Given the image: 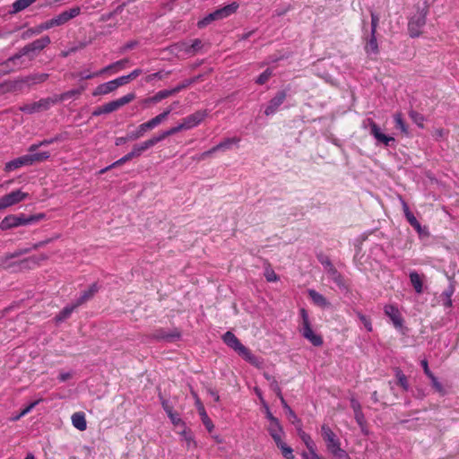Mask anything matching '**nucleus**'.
<instances>
[{"label": "nucleus", "mask_w": 459, "mask_h": 459, "mask_svg": "<svg viewBox=\"0 0 459 459\" xmlns=\"http://www.w3.org/2000/svg\"><path fill=\"white\" fill-rule=\"evenodd\" d=\"M301 456H302V459H322L321 456L316 452H313L311 454H307V452H302Z\"/></svg>", "instance_id": "338daca9"}, {"label": "nucleus", "mask_w": 459, "mask_h": 459, "mask_svg": "<svg viewBox=\"0 0 459 459\" xmlns=\"http://www.w3.org/2000/svg\"><path fill=\"white\" fill-rule=\"evenodd\" d=\"M35 84L44 82L48 80V74L44 73L32 74Z\"/></svg>", "instance_id": "680f3d73"}, {"label": "nucleus", "mask_w": 459, "mask_h": 459, "mask_svg": "<svg viewBox=\"0 0 459 459\" xmlns=\"http://www.w3.org/2000/svg\"><path fill=\"white\" fill-rule=\"evenodd\" d=\"M78 306L76 305V303H74L72 305H68L66 307H65L56 316H55V321L56 324H59L63 321H65V319L69 318L70 316L72 315V313L74 312V310L75 308H77Z\"/></svg>", "instance_id": "cd10ccee"}, {"label": "nucleus", "mask_w": 459, "mask_h": 459, "mask_svg": "<svg viewBox=\"0 0 459 459\" xmlns=\"http://www.w3.org/2000/svg\"><path fill=\"white\" fill-rule=\"evenodd\" d=\"M128 62H129L128 58H124V59L118 60V61L112 63V64L105 66L104 68H102V72H104V74H105L113 69H116V70L124 69Z\"/></svg>", "instance_id": "37998d69"}, {"label": "nucleus", "mask_w": 459, "mask_h": 459, "mask_svg": "<svg viewBox=\"0 0 459 459\" xmlns=\"http://www.w3.org/2000/svg\"><path fill=\"white\" fill-rule=\"evenodd\" d=\"M41 400H37V401H34L32 402L31 403H30L28 406H26L23 410H22V411L19 413V415H17L14 420H19L21 419L22 417L25 416L26 414H28L29 412L31 411V410L37 405L39 403Z\"/></svg>", "instance_id": "603ef678"}, {"label": "nucleus", "mask_w": 459, "mask_h": 459, "mask_svg": "<svg viewBox=\"0 0 459 459\" xmlns=\"http://www.w3.org/2000/svg\"><path fill=\"white\" fill-rule=\"evenodd\" d=\"M272 75L273 70L271 68H267L256 78L255 83L263 85L270 79Z\"/></svg>", "instance_id": "09e8293b"}, {"label": "nucleus", "mask_w": 459, "mask_h": 459, "mask_svg": "<svg viewBox=\"0 0 459 459\" xmlns=\"http://www.w3.org/2000/svg\"><path fill=\"white\" fill-rule=\"evenodd\" d=\"M115 83L112 81L100 84L92 92L93 96L106 95L116 91Z\"/></svg>", "instance_id": "a878e982"}, {"label": "nucleus", "mask_w": 459, "mask_h": 459, "mask_svg": "<svg viewBox=\"0 0 459 459\" xmlns=\"http://www.w3.org/2000/svg\"><path fill=\"white\" fill-rule=\"evenodd\" d=\"M370 16H371V30H370V33L371 34H377V26H378V22H379V17L377 13L371 12L370 13Z\"/></svg>", "instance_id": "4d7b16f0"}, {"label": "nucleus", "mask_w": 459, "mask_h": 459, "mask_svg": "<svg viewBox=\"0 0 459 459\" xmlns=\"http://www.w3.org/2000/svg\"><path fill=\"white\" fill-rule=\"evenodd\" d=\"M51 43V39L48 36H44L40 39H38L22 48L17 53L10 56L6 61H4L2 65L8 66L10 63H14L16 60L20 59L22 56H27L30 60L35 58V56L42 51L45 48H47Z\"/></svg>", "instance_id": "f257e3e1"}, {"label": "nucleus", "mask_w": 459, "mask_h": 459, "mask_svg": "<svg viewBox=\"0 0 459 459\" xmlns=\"http://www.w3.org/2000/svg\"><path fill=\"white\" fill-rule=\"evenodd\" d=\"M181 337V333L174 329L172 331L166 330L164 328H160L155 330L152 333V338L157 341H164L166 342H174L179 340Z\"/></svg>", "instance_id": "2eb2a0df"}, {"label": "nucleus", "mask_w": 459, "mask_h": 459, "mask_svg": "<svg viewBox=\"0 0 459 459\" xmlns=\"http://www.w3.org/2000/svg\"><path fill=\"white\" fill-rule=\"evenodd\" d=\"M174 94L175 93L173 91V89L162 90V91H160L157 93H155V95H153L152 98H150L149 100L153 103H158V102L161 101L162 100L169 98Z\"/></svg>", "instance_id": "4c0bfd02"}, {"label": "nucleus", "mask_w": 459, "mask_h": 459, "mask_svg": "<svg viewBox=\"0 0 459 459\" xmlns=\"http://www.w3.org/2000/svg\"><path fill=\"white\" fill-rule=\"evenodd\" d=\"M384 313L390 318L396 329L403 327L404 320L398 307L393 304H387L384 307Z\"/></svg>", "instance_id": "dca6fc26"}, {"label": "nucleus", "mask_w": 459, "mask_h": 459, "mask_svg": "<svg viewBox=\"0 0 459 459\" xmlns=\"http://www.w3.org/2000/svg\"><path fill=\"white\" fill-rule=\"evenodd\" d=\"M288 92L286 90H281L277 91V93L268 102L265 109L264 115L271 116L277 112L279 107L285 101L287 98Z\"/></svg>", "instance_id": "4468645a"}, {"label": "nucleus", "mask_w": 459, "mask_h": 459, "mask_svg": "<svg viewBox=\"0 0 459 459\" xmlns=\"http://www.w3.org/2000/svg\"><path fill=\"white\" fill-rule=\"evenodd\" d=\"M103 74L104 72H102V69L97 72H91V68H83L82 71L75 74L74 77H79L81 80H89L94 77H98Z\"/></svg>", "instance_id": "c9c22d12"}, {"label": "nucleus", "mask_w": 459, "mask_h": 459, "mask_svg": "<svg viewBox=\"0 0 459 459\" xmlns=\"http://www.w3.org/2000/svg\"><path fill=\"white\" fill-rule=\"evenodd\" d=\"M355 314L358 316V318L360 320V322L363 324V325L367 329V331L368 332H372L373 331V326H372L371 319L368 316L363 315L359 310H356Z\"/></svg>", "instance_id": "a18cd8bd"}, {"label": "nucleus", "mask_w": 459, "mask_h": 459, "mask_svg": "<svg viewBox=\"0 0 459 459\" xmlns=\"http://www.w3.org/2000/svg\"><path fill=\"white\" fill-rule=\"evenodd\" d=\"M270 436L273 435V434H278V433H282V427L278 420H275L273 422H270V425L268 426V429H267Z\"/></svg>", "instance_id": "3c124183"}, {"label": "nucleus", "mask_w": 459, "mask_h": 459, "mask_svg": "<svg viewBox=\"0 0 459 459\" xmlns=\"http://www.w3.org/2000/svg\"><path fill=\"white\" fill-rule=\"evenodd\" d=\"M46 214L43 212L27 216L24 213L10 214L5 216L0 222V230H7L19 226L30 225L45 219Z\"/></svg>", "instance_id": "f03ea898"}, {"label": "nucleus", "mask_w": 459, "mask_h": 459, "mask_svg": "<svg viewBox=\"0 0 459 459\" xmlns=\"http://www.w3.org/2000/svg\"><path fill=\"white\" fill-rule=\"evenodd\" d=\"M354 418H355L357 423L360 427H363V425L365 424V416H364L362 411L355 412L354 413Z\"/></svg>", "instance_id": "69168bd1"}, {"label": "nucleus", "mask_w": 459, "mask_h": 459, "mask_svg": "<svg viewBox=\"0 0 459 459\" xmlns=\"http://www.w3.org/2000/svg\"><path fill=\"white\" fill-rule=\"evenodd\" d=\"M203 47L202 40L199 39H195L190 43L191 56L195 55L197 51H199Z\"/></svg>", "instance_id": "13d9d810"}, {"label": "nucleus", "mask_w": 459, "mask_h": 459, "mask_svg": "<svg viewBox=\"0 0 459 459\" xmlns=\"http://www.w3.org/2000/svg\"><path fill=\"white\" fill-rule=\"evenodd\" d=\"M240 142L239 137L226 138L217 145L212 147V151H227L231 149L234 144H238Z\"/></svg>", "instance_id": "bb28decb"}, {"label": "nucleus", "mask_w": 459, "mask_h": 459, "mask_svg": "<svg viewBox=\"0 0 459 459\" xmlns=\"http://www.w3.org/2000/svg\"><path fill=\"white\" fill-rule=\"evenodd\" d=\"M168 417L169 418L172 424L175 426L185 425V422L181 420L179 415L174 411H172L170 414H168Z\"/></svg>", "instance_id": "bf43d9fd"}, {"label": "nucleus", "mask_w": 459, "mask_h": 459, "mask_svg": "<svg viewBox=\"0 0 459 459\" xmlns=\"http://www.w3.org/2000/svg\"><path fill=\"white\" fill-rule=\"evenodd\" d=\"M134 98H135L134 93H128L117 100H112L110 102H108L102 106L96 108L92 111V116L99 117L103 114H108V113L114 112V111L117 110L118 108H120L121 107H123V106L128 104L129 102H131L132 100H134Z\"/></svg>", "instance_id": "423d86ee"}, {"label": "nucleus", "mask_w": 459, "mask_h": 459, "mask_svg": "<svg viewBox=\"0 0 459 459\" xmlns=\"http://www.w3.org/2000/svg\"><path fill=\"white\" fill-rule=\"evenodd\" d=\"M80 95H81V91L80 90L73 89V90L67 91L60 94L59 97L56 100H57V101L58 100L63 101V100H68L70 98L77 97V96H80Z\"/></svg>", "instance_id": "8fccbe9b"}, {"label": "nucleus", "mask_w": 459, "mask_h": 459, "mask_svg": "<svg viewBox=\"0 0 459 459\" xmlns=\"http://www.w3.org/2000/svg\"><path fill=\"white\" fill-rule=\"evenodd\" d=\"M367 123L369 126L370 134L380 143H383L385 146H389L391 143L394 142V138L392 136H388L381 132L378 125L371 118L367 119Z\"/></svg>", "instance_id": "f8f14e48"}, {"label": "nucleus", "mask_w": 459, "mask_h": 459, "mask_svg": "<svg viewBox=\"0 0 459 459\" xmlns=\"http://www.w3.org/2000/svg\"><path fill=\"white\" fill-rule=\"evenodd\" d=\"M264 378H265L267 381H269L270 388H271L273 392H274V387H273V385H274V384L276 385V386H280V385H279L278 381L276 380V378H275L273 376L270 375V374H269V373H267V372H264Z\"/></svg>", "instance_id": "e2e57ef3"}, {"label": "nucleus", "mask_w": 459, "mask_h": 459, "mask_svg": "<svg viewBox=\"0 0 459 459\" xmlns=\"http://www.w3.org/2000/svg\"><path fill=\"white\" fill-rule=\"evenodd\" d=\"M394 123H395V127L399 128L403 133L407 134L408 133L407 126L403 118L402 114L396 113L394 116Z\"/></svg>", "instance_id": "de8ad7c7"}, {"label": "nucleus", "mask_w": 459, "mask_h": 459, "mask_svg": "<svg viewBox=\"0 0 459 459\" xmlns=\"http://www.w3.org/2000/svg\"><path fill=\"white\" fill-rule=\"evenodd\" d=\"M113 82L115 83L116 89H117L120 86L127 84L130 81H129V77L127 75H123V76H120V77L113 80Z\"/></svg>", "instance_id": "052dcab7"}, {"label": "nucleus", "mask_w": 459, "mask_h": 459, "mask_svg": "<svg viewBox=\"0 0 459 459\" xmlns=\"http://www.w3.org/2000/svg\"><path fill=\"white\" fill-rule=\"evenodd\" d=\"M409 116L411 117V119L420 128H423L424 126V121H425V118H424V116L421 115L420 113L415 111V110H411L409 112Z\"/></svg>", "instance_id": "49530a36"}, {"label": "nucleus", "mask_w": 459, "mask_h": 459, "mask_svg": "<svg viewBox=\"0 0 459 459\" xmlns=\"http://www.w3.org/2000/svg\"><path fill=\"white\" fill-rule=\"evenodd\" d=\"M410 281L414 288L416 293L420 294L423 292V281L422 277L415 271L410 273Z\"/></svg>", "instance_id": "c85d7f7f"}, {"label": "nucleus", "mask_w": 459, "mask_h": 459, "mask_svg": "<svg viewBox=\"0 0 459 459\" xmlns=\"http://www.w3.org/2000/svg\"><path fill=\"white\" fill-rule=\"evenodd\" d=\"M318 260L321 264L324 266L326 273L331 276V278L340 285L342 282V277L335 268V266L331 262L330 258L326 255H318Z\"/></svg>", "instance_id": "a211bd4d"}, {"label": "nucleus", "mask_w": 459, "mask_h": 459, "mask_svg": "<svg viewBox=\"0 0 459 459\" xmlns=\"http://www.w3.org/2000/svg\"><path fill=\"white\" fill-rule=\"evenodd\" d=\"M329 453L334 459H351L349 454L341 447V445L330 450Z\"/></svg>", "instance_id": "c03bdc74"}, {"label": "nucleus", "mask_w": 459, "mask_h": 459, "mask_svg": "<svg viewBox=\"0 0 459 459\" xmlns=\"http://www.w3.org/2000/svg\"><path fill=\"white\" fill-rule=\"evenodd\" d=\"M299 316L301 317L299 332L302 336L309 341L314 346H321L323 344V338L320 334L315 333L312 330L307 311L305 308H300Z\"/></svg>", "instance_id": "39448f33"}, {"label": "nucleus", "mask_w": 459, "mask_h": 459, "mask_svg": "<svg viewBox=\"0 0 459 459\" xmlns=\"http://www.w3.org/2000/svg\"><path fill=\"white\" fill-rule=\"evenodd\" d=\"M37 0H16L12 4V10L10 11L11 14L17 13L19 12L23 11L27 7H29L30 4L35 3Z\"/></svg>", "instance_id": "2f4dec72"}, {"label": "nucleus", "mask_w": 459, "mask_h": 459, "mask_svg": "<svg viewBox=\"0 0 459 459\" xmlns=\"http://www.w3.org/2000/svg\"><path fill=\"white\" fill-rule=\"evenodd\" d=\"M50 27L48 22H42L33 28H30L22 34V39H30L33 35L40 34L42 31L49 30Z\"/></svg>", "instance_id": "b1692460"}, {"label": "nucleus", "mask_w": 459, "mask_h": 459, "mask_svg": "<svg viewBox=\"0 0 459 459\" xmlns=\"http://www.w3.org/2000/svg\"><path fill=\"white\" fill-rule=\"evenodd\" d=\"M207 116L208 111L206 109L197 110L195 113L184 117L181 123L185 130H189L200 125Z\"/></svg>", "instance_id": "ddd939ff"}, {"label": "nucleus", "mask_w": 459, "mask_h": 459, "mask_svg": "<svg viewBox=\"0 0 459 459\" xmlns=\"http://www.w3.org/2000/svg\"><path fill=\"white\" fill-rule=\"evenodd\" d=\"M395 377L397 378V384L403 388V391L409 390V381L404 373L400 369H395Z\"/></svg>", "instance_id": "58836bf2"}, {"label": "nucleus", "mask_w": 459, "mask_h": 459, "mask_svg": "<svg viewBox=\"0 0 459 459\" xmlns=\"http://www.w3.org/2000/svg\"><path fill=\"white\" fill-rule=\"evenodd\" d=\"M429 379L431 381V385H432L433 388L439 394H445L444 387H443L442 384L438 381V379L435 376L430 377Z\"/></svg>", "instance_id": "6e6d98bb"}, {"label": "nucleus", "mask_w": 459, "mask_h": 459, "mask_svg": "<svg viewBox=\"0 0 459 459\" xmlns=\"http://www.w3.org/2000/svg\"><path fill=\"white\" fill-rule=\"evenodd\" d=\"M29 198V194L16 189L0 197V210L15 205Z\"/></svg>", "instance_id": "1a4fd4ad"}, {"label": "nucleus", "mask_w": 459, "mask_h": 459, "mask_svg": "<svg viewBox=\"0 0 459 459\" xmlns=\"http://www.w3.org/2000/svg\"><path fill=\"white\" fill-rule=\"evenodd\" d=\"M99 290V287L97 283H92L87 290H84L80 298L75 301L76 305L79 307L90 300Z\"/></svg>", "instance_id": "5701e85b"}, {"label": "nucleus", "mask_w": 459, "mask_h": 459, "mask_svg": "<svg viewBox=\"0 0 459 459\" xmlns=\"http://www.w3.org/2000/svg\"><path fill=\"white\" fill-rule=\"evenodd\" d=\"M182 130H185V128H184L182 123H179L176 126L170 127L168 130L163 131L155 136H156L158 142L160 143V142L163 141L165 138H167L170 135H173Z\"/></svg>", "instance_id": "72a5a7b5"}, {"label": "nucleus", "mask_w": 459, "mask_h": 459, "mask_svg": "<svg viewBox=\"0 0 459 459\" xmlns=\"http://www.w3.org/2000/svg\"><path fill=\"white\" fill-rule=\"evenodd\" d=\"M279 449H281V454L285 459H294L293 450L290 446L284 444Z\"/></svg>", "instance_id": "864d4df0"}, {"label": "nucleus", "mask_w": 459, "mask_h": 459, "mask_svg": "<svg viewBox=\"0 0 459 459\" xmlns=\"http://www.w3.org/2000/svg\"><path fill=\"white\" fill-rule=\"evenodd\" d=\"M49 156L50 154L48 152L26 154L6 162L4 165V170L6 172H10L24 166H30L36 162H41L48 160Z\"/></svg>", "instance_id": "20e7f679"}, {"label": "nucleus", "mask_w": 459, "mask_h": 459, "mask_svg": "<svg viewBox=\"0 0 459 459\" xmlns=\"http://www.w3.org/2000/svg\"><path fill=\"white\" fill-rule=\"evenodd\" d=\"M238 8V4L233 2L230 4L225 5L222 8H219L214 12L209 13L202 21L198 22V27L202 28L208 25L212 21L222 20L235 13Z\"/></svg>", "instance_id": "0eeeda50"}, {"label": "nucleus", "mask_w": 459, "mask_h": 459, "mask_svg": "<svg viewBox=\"0 0 459 459\" xmlns=\"http://www.w3.org/2000/svg\"><path fill=\"white\" fill-rule=\"evenodd\" d=\"M6 82L7 92L22 91L23 86L25 85L22 77L14 81H6Z\"/></svg>", "instance_id": "79ce46f5"}, {"label": "nucleus", "mask_w": 459, "mask_h": 459, "mask_svg": "<svg viewBox=\"0 0 459 459\" xmlns=\"http://www.w3.org/2000/svg\"><path fill=\"white\" fill-rule=\"evenodd\" d=\"M308 294L313 302L319 307H325L329 304L326 299L322 294L314 290H309Z\"/></svg>", "instance_id": "e433bc0d"}, {"label": "nucleus", "mask_w": 459, "mask_h": 459, "mask_svg": "<svg viewBox=\"0 0 459 459\" xmlns=\"http://www.w3.org/2000/svg\"><path fill=\"white\" fill-rule=\"evenodd\" d=\"M195 398V405L197 407L199 415L201 416V420L203 424L205 426L208 432H212L214 429V425L212 421V420L209 418V416L206 413V411L204 409V406L203 405L202 402L200 401L199 397L196 394H193Z\"/></svg>", "instance_id": "6ab92c4d"}, {"label": "nucleus", "mask_w": 459, "mask_h": 459, "mask_svg": "<svg viewBox=\"0 0 459 459\" xmlns=\"http://www.w3.org/2000/svg\"><path fill=\"white\" fill-rule=\"evenodd\" d=\"M365 51L368 55L378 54L379 48H378V44H377L376 34L370 33V38L368 39V41L365 45Z\"/></svg>", "instance_id": "c756f323"}, {"label": "nucleus", "mask_w": 459, "mask_h": 459, "mask_svg": "<svg viewBox=\"0 0 459 459\" xmlns=\"http://www.w3.org/2000/svg\"><path fill=\"white\" fill-rule=\"evenodd\" d=\"M428 11L422 9L411 16L408 22V31L411 38H418L422 33V29L426 24Z\"/></svg>", "instance_id": "6e6552de"}, {"label": "nucleus", "mask_w": 459, "mask_h": 459, "mask_svg": "<svg viewBox=\"0 0 459 459\" xmlns=\"http://www.w3.org/2000/svg\"><path fill=\"white\" fill-rule=\"evenodd\" d=\"M271 437L273 439V441L275 442L278 448H280L281 446H283L285 444L281 439V433L273 434V435H271Z\"/></svg>", "instance_id": "774afa93"}, {"label": "nucleus", "mask_w": 459, "mask_h": 459, "mask_svg": "<svg viewBox=\"0 0 459 459\" xmlns=\"http://www.w3.org/2000/svg\"><path fill=\"white\" fill-rule=\"evenodd\" d=\"M299 436L301 438V440L304 442V444L306 445V446H307V448L308 450V452H307V454H311L313 452H316V444L312 440L311 437L308 434L304 432L302 429H299Z\"/></svg>", "instance_id": "473e14b6"}, {"label": "nucleus", "mask_w": 459, "mask_h": 459, "mask_svg": "<svg viewBox=\"0 0 459 459\" xmlns=\"http://www.w3.org/2000/svg\"><path fill=\"white\" fill-rule=\"evenodd\" d=\"M158 143L159 142H158L156 136L154 135L152 138H150L141 143L134 144L131 151V153L133 154L134 158L140 157L143 152H144L145 151L153 147Z\"/></svg>", "instance_id": "aec40b11"}, {"label": "nucleus", "mask_w": 459, "mask_h": 459, "mask_svg": "<svg viewBox=\"0 0 459 459\" xmlns=\"http://www.w3.org/2000/svg\"><path fill=\"white\" fill-rule=\"evenodd\" d=\"M222 341L227 346L234 350L246 361L252 365L258 366L259 359L255 356L248 348L244 346L232 332H226L222 335Z\"/></svg>", "instance_id": "7ed1b4c3"}, {"label": "nucleus", "mask_w": 459, "mask_h": 459, "mask_svg": "<svg viewBox=\"0 0 459 459\" xmlns=\"http://www.w3.org/2000/svg\"><path fill=\"white\" fill-rule=\"evenodd\" d=\"M190 43L182 41L171 46V52L177 55L186 54L191 56Z\"/></svg>", "instance_id": "f704fd0d"}, {"label": "nucleus", "mask_w": 459, "mask_h": 459, "mask_svg": "<svg viewBox=\"0 0 459 459\" xmlns=\"http://www.w3.org/2000/svg\"><path fill=\"white\" fill-rule=\"evenodd\" d=\"M80 13H81V8L78 6H75L69 10L62 12L57 16H56L50 20H48L47 22L51 29L56 26H61V25L65 24L70 20L78 16L80 14Z\"/></svg>", "instance_id": "9b49d317"}, {"label": "nucleus", "mask_w": 459, "mask_h": 459, "mask_svg": "<svg viewBox=\"0 0 459 459\" xmlns=\"http://www.w3.org/2000/svg\"><path fill=\"white\" fill-rule=\"evenodd\" d=\"M71 420L73 426L78 430L83 431L87 429V421L85 419V414L83 412H74L72 415Z\"/></svg>", "instance_id": "393cba45"}, {"label": "nucleus", "mask_w": 459, "mask_h": 459, "mask_svg": "<svg viewBox=\"0 0 459 459\" xmlns=\"http://www.w3.org/2000/svg\"><path fill=\"white\" fill-rule=\"evenodd\" d=\"M172 110L173 107H169L158 116L147 121L146 124L149 126L150 130H152L153 128L160 125L164 120H166Z\"/></svg>", "instance_id": "412c9836"}, {"label": "nucleus", "mask_w": 459, "mask_h": 459, "mask_svg": "<svg viewBox=\"0 0 459 459\" xmlns=\"http://www.w3.org/2000/svg\"><path fill=\"white\" fill-rule=\"evenodd\" d=\"M273 387H274V393L277 395V397L280 399L281 403L283 409L284 410L289 409L290 406H289V404L287 403L286 400L284 399V397L282 395L281 387L280 386H276L275 384L273 385Z\"/></svg>", "instance_id": "5fc2aeb1"}, {"label": "nucleus", "mask_w": 459, "mask_h": 459, "mask_svg": "<svg viewBox=\"0 0 459 459\" xmlns=\"http://www.w3.org/2000/svg\"><path fill=\"white\" fill-rule=\"evenodd\" d=\"M56 102L57 100H54L52 98H45L40 99L39 101L21 106L19 109L27 114H33L36 112L48 110L50 108L52 105L56 104Z\"/></svg>", "instance_id": "9d476101"}, {"label": "nucleus", "mask_w": 459, "mask_h": 459, "mask_svg": "<svg viewBox=\"0 0 459 459\" xmlns=\"http://www.w3.org/2000/svg\"><path fill=\"white\" fill-rule=\"evenodd\" d=\"M150 128L147 126L146 122L138 126L135 131L129 133V138L132 140H137L144 135V134L149 131Z\"/></svg>", "instance_id": "ea45409f"}, {"label": "nucleus", "mask_w": 459, "mask_h": 459, "mask_svg": "<svg viewBox=\"0 0 459 459\" xmlns=\"http://www.w3.org/2000/svg\"><path fill=\"white\" fill-rule=\"evenodd\" d=\"M180 436L182 439L186 442V446L187 449L195 448L196 442L195 440L194 435L190 429L185 428L182 432H180Z\"/></svg>", "instance_id": "7c9ffc66"}, {"label": "nucleus", "mask_w": 459, "mask_h": 459, "mask_svg": "<svg viewBox=\"0 0 459 459\" xmlns=\"http://www.w3.org/2000/svg\"><path fill=\"white\" fill-rule=\"evenodd\" d=\"M403 208L404 212V215L411 227H413L418 233H421L422 228L420 223L418 221L413 213L410 211L408 204L405 202H403Z\"/></svg>", "instance_id": "4be33fe9"}, {"label": "nucleus", "mask_w": 459, "mask_h": 459, "mask_svg": "<svg viewBox=\"0 0 459 459\" xmlns=\"http://www.w3.org/2000/svg\"><path fill=\"white\" fill-rule=\"evenodd\" d=\"M30 249L29 248H25V249H20L18 251H15L14 253L13 254H9L7 255L4 259H2V262H1V265L7 269V268H10L11 267V264H9L7 262L9 259H12V258H14V257H18L22 255H24V254H27L30 252Z\"/></svg>", "instance_id": "a19ab883"}, {"label": "nucleus", "mask_w": 459, "mask_h": 459, "mask_svg": "<svg viewBox=\"0 0 459 459\" xmlns=\"http://www.w3.org/2000/svg\"><path fill=\"white\" fill-rule=\"evenodd\" d=\"M321 435L328 451L341 445L340 439L328 425L323 424L321 426Z\"/></svg>", "instance_id": "f3484780"}, {"label": "nucleus", "mask_w": 459, "mask_h": 459, "mask_svg": "<svg viewBox=\"0 0 459 459\" xmlns=\"http://www.w3.org/2000/svg\"><path fill=\"white\" fill-rule=\"evenodd\" d=\"M188 86H190V83H189L188 80L186 79L182 82L178 84L176 87H174L173 91L176 94V93L181 91L182 90L187 88Z\"/></svg>", "instance_id": "0e129e2a"}]
</instances>
